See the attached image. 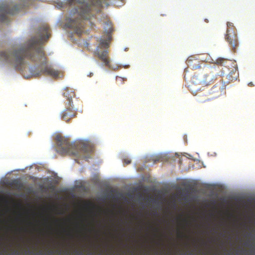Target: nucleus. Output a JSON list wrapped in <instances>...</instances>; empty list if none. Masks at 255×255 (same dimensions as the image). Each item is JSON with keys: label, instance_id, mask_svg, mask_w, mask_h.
I'll list each match as a JSON object with an SVG mask.
<instances>
[{"label": "nucleus", "instance_id": "obj_1", "mask_svg": "<svg viewBox=\"0 0 255 255\" xmlns=\"http://www.w3.org/2000/svg\"><path fill=\"white\" fill-rule=\"evenodd\" d=\"M49 27L43 25L39 29L38 35L32 37L28 42L25 47L17 50H8L0 53V58L13 65L15 69L21 70L25 65V59L39 63L37 66L29 69L30 75L25 76L28 78L30 77H37L42 75H46L56 78L59 76L60 72L56 70L48 64L41 44L49 38Z\"/></svg>", "mask_w": 255, "mask_h": 255}, {"label": "nucleus", "instance_id": "obj_2", "mask_svg": "<svg viewBox=\"0 0 255 255\" xmlns=\"http://www.w3.org/2000/svg\"><path fill=\"white\" fill-rule=\"evenodd\" d=\"M57 6L60 8L68 6L71 9L66 25L80 35L87 23L91 28L95 26L92 20L102 6V0H65V2H57Z\"/></svg>", "mask_w": 255, "mask_h": 255}, {"label": "nucleus", "instance_id": "obj_3", "mask_svg": "<svg viewBox=\"0 0 255 255\" xmlns=\"http://www.w3.org/2000/svg\"><path fill=\"white\" fill-rule=\"evenodd\" d=\"M57 142L56 151L61 155L72 154L77 157L87 160L93 151V146L89 143H82L77 150L73 151V145L69 139L60 134L55 136Z\"/></svg>", "mask_w": 255, "mask_h": 255}, {"label": "nucleus", "instance_id": "obj_4", "mask_svg": "<svg viewBox=\"0 0 255 255\" xmlns=\"http://www.w3.org/2000/svg\"><path fill=\"white\" fill-rule=\"evenodd\" d=\"M224 73L220 71L219 68H211L204 74L194 75L191 79L189 87L193 92L196 91L195 86L203 85L206 86L213 83L218 79L219 76H222Z\"/></svg>", "mask_w": 255, "mask_h": 255}, {"label": "nucleus", "instance_id": "obj_5", "mask_svg": "<svg viewBox=\"0 0 255 255\" xmlns=\"http://www.w3.org/2000/svg\"><path fill=\"white\" fill-rule=\"evenodd\" d=\"M31 2H25L24 5H18L13 2H0V21L2 22L7 21V15H14L17 13L24 6H28Z\"/></svg>", "mask_w": 255, "mask_h": 255}, {"label": "nucleus", "instance_id": "obj_6", "mask_svg": "<svg viewBox=\"0 0 255 255\" xmlns=\"http://www.w3.org/2000/svg\"><path fill=\"white\" fill-rule=\"evenodd\" d=\"M63 95L67 98L68 103L65 104V110L61 113V118L65 122H69L71 119L76 117L77 112L72 105V98L75 96V93L72 91L66 89Z\"/></svg>", "mask_w": 255, "mask_h": 255}, {"label": "nucleus", "instance_id": "obj_7", "mask_svg": "<svg viewBox=\"0 0 255 255\" xmlns=\"http://www.w3.org/2000/svg\"><path fill=\"white\" fill-rule=\"evenodd\" d=\"M227 29L225 39L228 42L230 47L235 51L238 45V40L236 30L233 23L228 22L227 23Z\"/></svg>", "mask_w": 255, "mask_h": 255}, {"label": "nucleus", "instance_id": "obj_8", "mask_svg": "<svg viewBox=\"0 0 255 255\" xmlns=\"http://www.w3.org/2000/svg\"><path fill=\"white\" fill-rule=\"evenodd\" d=\"M216 63L217 64L223 65L226 67H228L229 65L232 66V70L227 75V78L231 82L237 80L238 78L239 77V74L237 64L235 62L220 58L216 60Z\"/></svg>", "mask_w": 255, "mask_h": 255}, {"label": "nucleus", "instance_id": "obj_9", "mask_svg": "<svg viewBox=\"0 0 255 255\" xmlns=\"http://www.w3.org/2000/svg\"><path fill=\"white\" fill-rule=\"evenodd\" d=\"M209 95L212 96V99L219 97L226 94V85L223 81H220L219 83L215 85L210 89Z\"/></svg>", "mask_w": 255, "mask_h": 255}, {"label": "nucleus", "instance_id": "obj_10", "mask_svg": "<svg viewBox=\"0 0 255 255\" xmlns=\"http://www.w3.org/2000/svg\"><path fill=\"white\" fill-rule=\"evenodd\" d=\"M195 89L196 91L193 92L192 90H191V93L195 96H197V100L200 103H205L212 100L211 97L209 96V91L207 88H203L201 90V88H198L197 86H195Z\"/></svg>", "mask_w": 255, "mask_h": 255}, {"label": "nucleus", "instance_id": "obj_11", "mask_svg": "<svg viewBox=\"0 0 255 255\" xmlns=\"http://www.w3.org/2000/svg\"><path fill=\"white\" fill-rule=\"evenodd\" d=\"M105 32L108 36L107 39H104L101 38L100 40V46L101 47L108 48L109 43L111 39V33L113 31V27L112 23L110 21H107L105 23L104 26Z\"/></svg>", "mask_w": 255, "mask_h": 255}, {"label": "nucleus", "instance_id": "obj_12", "mask_svg": "<svg viewBox=\"0 0 255 255\" xmlns=\"http://www.w3.org/2000/svg\"><path fill=\"white\" fill-rule=\"evenodd\" d=\"M95 53L99 58L104 63L105 66L110 67V60L108 56V51L107 50H105L101 52L100 47L98 46Z\"/></svg>", "mask_w": 255, "mask_h": 255}, {"label": "nucleus", "instance_id": "obj_13", "mask_svg": "<svg viewBox=\"0 0 255 255\" xmlns=\"http://www.w3.org/2000/svg\"><path fill=\"white\" fill-rule=\"evenodd\" d=\"M186 64L188 67L193 70H196L201 68V64H203L199 59L194 56H190L186 60Z\"/></svg>", "mask_w": 255, "mask_h": 255}, {"label": "nucleus", "instance_id": "obj_14", "mask_svg": "<svg viewBox=\"0 0 255 255\" xmlns=\"http://www.w3.org/2000/svg\"><path fill=\"white\" fill-rule=\"evenodd\" d=\"M124 162L126 164H128L130 163L131 161L130 160H129V159H124Z\"/></svg>", "mask_w": 255, "mask_h": 255}, {"label": "nucleus", "instance_id": "obj_15", "mask_svg": "<svg viewBox=\"0 0 255 255\" xmlns=\"http://www.w3.org/2000/svg\"><path fill=\"white\" fill-rule=\"evenodd\" d=\"M248 85L250 87H253L254 86V84L253 83V82H250L249 84H248Z\"/></svg>", "mask_w": 255, "mask_h": 255}, {"label": "nucleus", "instance_id": "obj_16", "mask_svg": "<svg viewBox=\"0 0 255 255\" xmlns=\"http://www.w3.org/2000/svg\"><path fill=\"white\" fill-rule=\"evenodd\" d=\"M183 221H184V222H186V223L187 222V221L186 220V219H183Z\"/></svg>", "mask_w": 255, "mask_h": 255}, {"label": "nucleus", "instance_id": "obj_17", "mask_svg": "<svg viewBox=\"0 0 255 255\" xmlns=\"http://www.w3.org/2000/svg\"><path fill=\"white\" fill-rule=\"evenodd\" d=\"M155 231H157V229H155Z\"/></svg>", "mask_w": 255, "mask_h": 255}]
</instances>
